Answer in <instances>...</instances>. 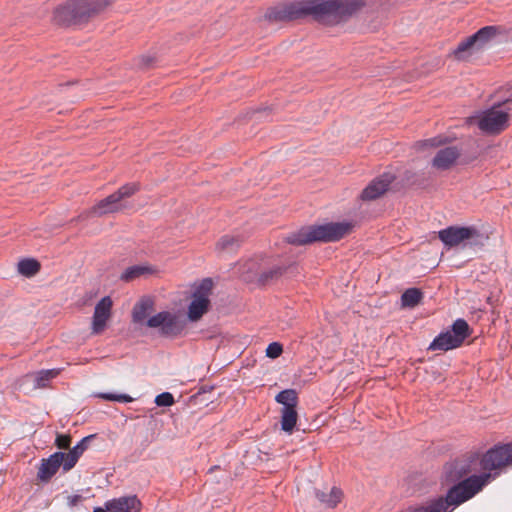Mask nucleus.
Returning a JSON list of instances; mask_svg holds the SVG:
<instances>
[{"label": "nucleus", "mask_w": 512, "mask_h": 512, "mask_svg": "<svg viewBox=\"0 0 512 512\" xmlns=\"http://www.w3.org/2000/svg\"><path fill=\"white\" fill-rule=\"evenodd\" d=\"M283 274V269L280 266H273L258 275L257 281L262 285H268Z\"/></svg>", "instance_id": "obj_25"}, {"label": "nucleus", "mask_w": 512, "mask_h": 512, "mask_svg": "<svg viewBox=\"0 0 512 512\" xmlns=\"http://www.w3.org/2000/svg\"><path fill=\"white\" fill-rule=\"evenodd\" d=\"M65 461L64 452H55L48 458L42 459L37 477L43 482H48L57 473L61 465L65 471Z\"/></svg>", "instance_id": "obj_12"}, {"label": "nucleus", "mask_w": 512, "mask_h": 512, "mask_svg": "<svg viewBox=\"0 0 512 512\" xmlns=\"http://www.w3.org/2000/svg\"><path fill=\"white\" fill-rule=\"evenodd\" d=\"M213 287L211 279H204L193 294V300L188 308V317L192 321L199 320L208 310L209 295Z\"/></svg>", "instance_id": "obj_10"}, {"label": "nucleus", "mask_w": 512, "mask_h": 512, "mask_svg": "<svg viewBox=\"0 0 512 512\" xmlns=\"http://www.w3.org/2000/svg\"><path fill=\"white\" fill-rule=\"evenodd\" d=\"M275 400L277 403L282 404L283 407L296 408L298 404V394L294 389H286L278 393Z\"/></svg>", "instance_id": "obj_24"}, {"label": "nucleus", "mask_w": 512, "mask_h": 512, "mask_svg": "<svg viewBox=\"0 0 512 512\" xmlns=\"http://www.w3.org/2000/svg\"><path fill=\"white\" fill-rule=\"evenodd\" d=\"M66 500H67V505L69 507H75L83 500V497L78 494L77 495H68L66 497Z\"/></svg>", "instance_id": "obj_33"}, {"label": "nucleus", "mask_w": 512, "mask_h": 512, "mask_svg": "<svg viewBox=\"0 0 512 512\" xmlns=\"http://www.w3.org/2000/svg\"><path fill=\"white\" fill-rule=\"evenodd\" d=\"M470 336V327L464 319H457L450 330L440 333L430 344V350L448 351L462 345Z\"/></svg>", "instance_id": "obj_7"}, {"label": "nucleus", "mask_w": 512, "mask_h": 512, "mask_svg": "<svg viewBox=\"0 0 512 512\" xmlns=\"http://www.w3.org/2000/svg\"><path fill=\"white\" fill-rule=\"evenodd\" d=\"M146 326L157 329L162 336L173 337L179 335L184 325L175 313L169 311H161L146 321Z\"/></svg>", "instance_id": "obj_8"}, {"label": "nucleus", "mask_w": 512, "mask_h": 512, "mask_svg": "<svg viewBox=\"0 0 512 512\" xmlns=\"http://www.w3.org/2000/svg\"><path fill=\"white\" fill-rule=\"evenodd\" d=\"M108 2L104 0H70L57 6L53 21L59 25L79 24L98 14Z\"/></svg>", "instance_id": "obj_3"}, {"label": "nucleus", "mask_w": 512, "mask_h": 512, "mask_svg": "<svg viewBox=\"0 0 512 512\" xmlns=\"http://www.w3.org/2000/svg\"><path fill=\"white\" fill-rule=\"evenodd\" d=\"M393 180L394 176L392 174L384 173L369 183V185L362 191L361 199L367 201L377 199L387 191Z\"/></svg>", "instance_id": "obj_13"}, {"label": "nucleus", "mask_w": 512, "mask_h": 512, "mask_svg": "<svg viewBox=\"0 0 512 512\" xmlns=\"http://www.w3.org/2000/svg\"><path fill=\"white\" fill-rule=\"evenodd\" d=\"M40 270V264L34 259H23L18 263V271L20 274L31 277Z\"/></svg>", "instance_id": "obj_27"}, {"label": "nucleus", "mask_w": 512, "mask_h": 512, "mask_svg": "<svg viewBox=\"0 0 512 512\" xmlns=\"http://www.w3.org/2000/svg\"><path fill=\"white\" fill-rule=\"evenodd\" d=\"M96 396L107 401H116L120 403H130L133 401V398L127 394L99 393Z\"/></svg>", "instance_id": "obj_29"}, {"label": "nucleus", "mask_w": 512, "mask_h": 512, "mask_svg": "<svg viewBox=\"0 0 512 512\" xmlns=\"http://www.w3.org/2000/svg\"><path fill=\"white\" fill-rule=\"evenodd\" d=\"M512 465V443L498 445L489 449L480 460L484 471L480 475H472L449 489L445 497L431 500L410 512H452L457 506L471 499L484 486L495 479L500 471Z\"/></svg>", "instance_id": "obj_1"}, {"label": "nucleus", "mask_w": 512, "mask_h": 512, "mask_svg": "<svg viewBox=\"0 0 512 512\" xmlns=\"http://www.w3.org/2000/svg\"><path fill=\"white\" fill-rule=\"evenodd\" d=\"M157 272L154 266L148 264L133 265L128 267L120 276V279L125 282H131L141 277H148Z\"/></svg>", "instance_id": "obj_16"}, {"label": "nucleus", "mask_w": 512, "mask_h": 512, "mask_svg": "<svg viewBox=\"0 0 512 512\" xmlns=\"http://www.w3.org/2000/svg\"><path fill=\"white\" fill-rule=\"evenodd\" d=\"M298 414L296 408L282 407L281 409V428L283 431L291 433L297 423Z\"/></svg>", "instance_id": "obj_22"}, {"label": "nucleus", "mask_w": 512, "mask_h": 512, "mask_svg": "<svg viewBox=\"0 0 512 512\" xmlns=\"http://www.w3.org/2000/svg\"><path fill=\"white\" fill-rule=\"evenodd\" d=\"M364 5V0L292 1L268 9L265 18L271 22H284L312 17L322 24L336 25L352 17Z\"/></svg>", "instance_id": "obj_2"}, {"label": "nucleus", "mask_w": 512, "mask_h": 512, "mask_svg": "<svg viewBox=\"0 0 512 512\" xmlns=\"http://www.w3.org/2000/svg\"><path fill=\"white\" fill-rule=\"evenodd\" d=\"M315 496L326 507L334 508L341 502L343 493L339 488L333 487L329 493L317 490Z\"/></svg>", "instance_id": "obj_19"}, {"label": "nucleus", "mask_w": 512, "mask_h": 512, "mask_svg": "<svg viewBox=\"0 0 512 512\" xmlns=\"http://www.w3.org/2000/svg\"><path fill=\"white\" fill-rule=\"evenodd\" d=\"M478 51L479 50L474 40L469 36L458 44L456 49L453 51V55L457 60H465Z\"/></svg>", "instance_id": "obj_20"}, {"label": "nucleus", "mask_w": 512, "mask_h": 512, "mask_svg": "<svg viewBox=\"0 0 512 512\" xmlns=\"http://www.w3.org/2000/svg\"><path fill=\"white\" fill-rule=\"evenodd\" d=\"M460 153L456 147L440 149L433 158L432 164L438 170L449 169L457 160Z\"/></svg>", "instance_id": "obj_15"}, {"label": "nucleus", "mask_w": 512, "mask_h": 512, "mask_svg": "<svg viewBox=\"0 0 512 512\" xmlns=\"http://www.w3.org/2000/svg\"><path fill=\"white\" fill-rule=\"evenodd\" d=\"M60 373V369H49L37 372L34 375L35 387L45 388L48 382Z\"/></svg>", "instance_id": "obj_26"}, {"label": "nucleus", "mask_w": 512, "mask_h": 512, "mask_svg": "<svg viewBox=\"0 0 512 512\" xmlns=\"http://www.w3.org/2000/svg\"><path fill=\"white\" fill-rule=\"evenodd\" d=\"M497 34L495 26H485L478 30L475 34L471 35L478 50L482 49L492 38Z\"/></svg>", "instance_id": "obj_21"}, {"label": "nucleus", "mask_w": 512, "mask_h": 512, "mask_svg": "<svg viewBox=\"0 0 512 512\" xmlns=\"http://www.w3.org/2000/svg\"><path fill=\"white\" fill-rule=\"evenodd\" d=\"M351 224L345 222L326 223L300 229L288 237L294 245H305L313 242H335L350 233Z\"/></svg>", "instance_id": "obj_4"}, {"label": "nucleus", "mask_w": 512, "mask_h": 512, "mask_svg": "<svg viewBox=\"0 0 512 512\" xmlns=\"http://www.w3.org/2000/svg\"><path fill=\"white\" fill-rule=\"evenodd\" d=\"M93 512H109V510H107V508H102V507H96L94 508Z\"/></svg>", "instance_id": "obj_35"}, {"label": "nucleus", "mask_w": 512, "mask_h": 512, "mask_svg": "<svg viewBox=\"0 0 512 512\" xmlns=\"http://www.w3.org/2000/svg\"><path fill=\"white\" fill-rule=\"evenodd\" d=\"M283 352V347L278 342L270 343L266 348V356L272 359L279 357Z\"/></svg>", "instance_id": "obj_31"}, {"label": "nucleus", "mask_w": 512, "mask_h": 512, "mask_svg": "<svg viewBox=\"0 0 512 512\" xmlns=\"http://www.w3.org/2000/svg\"><path fill=\"white\" fill-rule=\"evenodd\" d=\"M239 246V240L234 236L225 235L217 242L216 248L221 252H233Z\"/></svg>", "instance_id": "obj_28"}, {"label": "nucleus", "mask_w": 512, "mask_h": 512, "mask_svg": "<svg viewBox=\"0 0 512 512\" xmlns=\"http://www.w3.org/2000/svg\"><path fill=\"white\" fill-rule=\"evenodd\" d=\"M423 299V293L418 288H409L401 295V304L403 307L413 308Z\"/></svg>", "instance_id": "obj_23"}, {"label": "nucleus", "mask_w": 512, "mask_h": 512, "mask_svg": "<svg viewBox=\"0 0 512 512\" xmlns=\"http://www.w3.org/2000/svg\"><path fill=\"white\" fill-rule=\"evenodd\" d=\"M138 190L139 185L137 183H128L121 186L116 192L92 206L87 211V216L101 217L124 210L127 207L125 200L133 196Z\"/></svg>", "instance_id": "obj_6"}, {"label": "nucleus", "mask_w": 512, "mask_h": 512, "mask_svg": "<svg viewBox=\"0 0 512 512\" xmlns=\"http://www.w3.org/2000/svg\"><path fill=\"white\" fill-rule=\"evenodd\" d=\"M112 300L109 296L103 297L95 306L91 333L93 335H99L104 332L107 327V323L111 318Z\"/></svg>", "instance_id": "obj_11"}, {"label": "nucleus", "mask_w": 512, "mask_h": 512, "mask_svg": "<svg viewBox=\"0 0 512 512\" xmlns=\"http://www.w3.org/2000/svg\"><path fill=\"white\" fill-rule=\"evenodd\" d=\"M441 143H442L441 140H438L437 138H433V139H429V140L425 141L424 145L437 146Z\"/></svg>", "instance_id": "obj_34"}, {"label": "nucleus", "mask_w": 512, "mask_h": 512, "mask_svg": "<svg viewBox=\"0 0 512 512\" xmlns=\"http://www.w3.org/2000/svg\"><path fill=\"white\" fill-rule=\"evenodd\" d=\"M439 239L448 247H456L480 237L479 230L474 226H449L438 232Z\"/></svg>", "instance_id": "obj_9"}, {"label": "nucleus", "mask_w": 512, "mask_h": 512, "mask_svg": "<svg viewBox=\"0 0 512 512\" xmlns=\"http://www.w3.org/2000/svg\"><path fill=\"white\" fill-rule=\"evenodd\" d=\"M153 305V301L149 298H143L137 302L132 310V321L136 324L147 321L150 312L153 310Z\"/></svg>", "instance_id": "obj_18"}, {"label": "nucleus", "mask_w": 512, "mask_h": 512, "mask_svg": "<svg viewBox=\"0 0 512 512\" xmlns=\"http://www.w3.org/2000/svg\"><path fill=\"white\" fill-rule=\"evenodd\" d=\"M155 403L158 406H164V407L171 406L174 404V397L169 392H163L156 396Z\"/></svg>", "instance_id": "obj_30"}, {"label": "nucleus", "mask_w": 512, "mask_h": 512, "mask_svg": "<svg viewBox=\"0 0 512 512\" xmlns=\"http://www.w3.org/2000/svg\"><path fill=\"white\" fill-rule=\"evenodd\" d=\"M94 437V435H89L84 437L76 446H74L69 452L64 453L65 455V472L71 470L77 463L80 456L84 453V451L88 447V443Z\"/></svg>", "instance_id": "obj_17"}, {"label": "nucleus", "mask_w": 512, "mask_h": 512, "mask_svg": "<svg viewBox=\"0 0 512 512\" xmlns=\"http://www.w3.org/2000/svg\"><path fill=\"white\" fill-rule=\"evenodd\" d=\"M109 512H140L141 502L136 496H124L105 503Z\"/></svg>", "instance_id": "obj_14"}, {"label": "nucleus", "mask_w": 512, "mask_h": 512, "mask_svg": "<svg viewBox=\"0 0 512 512\" xmlns=\"http://www.w3.org/2000/svg\"><path fill=\"white\" fill-rule=\"evenodd\" d=\"M55 444L60 449H67L69 448L71 444V436L70 435H64V434H58L56 437Z\"/></svg>", "instance_id": "obj_32"}, {"label": "nucleus", "mask_w": 512, "mask_h": 512, "mask_svg": "<svg viewBox=\"0 0 512 512\" xmlns=\"http://www.w3.org/2000/svg\"><path fill=\"white\" fill-rule=\"evenodd\" d=\"M510 103H512V97L507 98L503 102L483 111L478 116L473 117L472 121L475 122L478 128L486 134H500L509 126L508 111L510 109L507 106Z\"/></svg>", "instance_id": "obj_5"}]
</instances>
